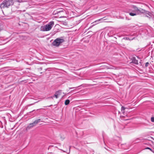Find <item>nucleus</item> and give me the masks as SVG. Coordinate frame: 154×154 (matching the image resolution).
<instances>
[{
	"label": "nucleus",
	"mask_w": 154,
	"mask_h": 154,
	"mask_svg": "<svg viewBox=\"0 0 154 154\" xmlns=\"http://www.w3.org/2000/svg\"><path fill=\"white\" fill-rule=\"evenodd\" d=\"M107 69H113V68L111 66L107 67Z\"/></svg>",
	"instance_id": "16"
},
{
	"label": "nucleus",
	"mask_w": 154,
	"mask_h": 154,
	"mask_svg": "<svg viewBox=\"0 0 154 154\" xmlns=\"http://www.w3.org/2000/svg\"><path fill=\"white\" fill-rule=\"evenodd\" d=\"M63 10H62V11H57V13H55V14H56V13L57 14H58L59 13H60V12H63Z\"/></svg>",
	"instance_id": "13"
},
{
	"label": "nucleus",
	"mask_w": 154,
	"mask_h": 154,
	"mask_svg": "<svg viewBox=\"0 0 154 154\" xmlns=\"http://www.w3.org/2000/svg\"><path fill=\"white\" fill-rule=\"evenodd\" d=\"M64 41V40L62 38H57L54 40L52 44L53 45L58 46Z\"/></svg>",
	"instance_id": "3"
},
{
	"label": "nucleus",
	"mask_w": 154,
	"mask_h": 154,
	"mask_svg": "<svg viewBox=\"0 0 154 154\" xmlns=\"http://www.w3.org/2000/svg\"><path fill=\"white\" fill-rule=\"evenodd\" d=\"M60 91H58L56 92L54 95L50 97L51 98H53V97H55L56 98H58V96L60 95Z\"/></svg>",
	"instance_id": "6"
},
{
	"label": "nucleus",
	"mask_w": 154,
	"mask_h": 154,
	"mask_svg": "<svg viewBox=\"0 0 154 154\" xmlns=\"http://www.w3.org/2000/svg\"><path fill=\"white\" fill-rule=\"evenodd\" d=\"M136 10L138 11V13L142 14H148L149 16H151L152 13L148 11H146L142 9H139L137 8V9Z\"/></svg>",
	"instance_id": "4"
},
{
	"label": "nucleus",
	"mask_w": 154,
	"mask_h": 154,
	"mask_svg": "<svg viewBox=\"0 0 154 154\" xmlns=\"http://www.w3.org/2000/svg\"><path fill=\"white\" fill-rule=\"evenodd\" d=\"M149 64V63L148 62H146V63H145V66L146 67H147L148 66V65Z\"/></svg>",
	"instance_id": "12"
},
{
	"label": "nucleus",
	"mask_w": 154,
	"mask_h": 154,
	"mask_svg": "<svg viewBox=\"0 0 154 154\" xmlns=\"http://www.w3.org/2000/svg\"><path fill=\"white\" fill-rule=\"evenodd\" d=\"M42 72H40V73H41V74H42Z\"/></svg>",
	"instance_id": "23"
},
{
	"label": "nucleus",
	"mask_w": 154,
	"mask_h": 154,
	"mask_svg": "<svg viewBox=\"0 0 154 154\" xmlns=\"http://www.w3.org/2000/svg\"><path fill=\"white\" fill-rule=\"evenodd\" d=\"M151 121L152 122H154V117H152L151 118Z\"/></svg>",
	"instance_id": "11"
},
{
	"label": "nucleus",
	"mask_w": 154,
	"mask_h": 154,
	"mask_svg": "<svg viewBox=\"0 0 154 154\" xmlns=\"http://www.w3.org/2000/svg\"><path fill=\"white\" fill-rule=\"evenodd\" d=\"M146 17H148V18H150V17H148V16H146Z\"/></svg>",
	"instance_id": "21"
},
{
	"label": "nucleus",
	"mask_w": 154,
	"mask_h": 154,
	"mask_svg": "<svg viewBox=\"0 0 154 154\" xmlns=\"http://www.w3.org/2000/svg\"><path fill=\"white\" fill-rule=\"evenodd\" d=\"M129 14L131 16H134L136 15V14L135 13L130 12L129 13Z\"/></svg>",
	"instance_id": "9"
},
{
	"label": "nucleus",
	"mask_w": 154,
	"mask_h": 154,
	"mask_svg": "<svg viewBox=\"0 0 154 154\" xmlns=\"http://www.w3.org/2000/svg\"><path fill=\"white\" fill-rule=\"evenodd\" d=\"M21 0H17L16 1L18 2H21Z\"/></svg>",
	"instance_id": "18"
},
{
	"label": "nucleus",
	"mask_w": 154,
	"mask_h": 154,
	"mask_svg": "<svg viewBox=\"0 0 154 154\" xmlns=\"http://www.w3.org/2000/svg\"><path fill=\"white\" fill-rule=\"evenodd\" d=\"M51 69V68H48L47 69H45V71H46L47 70H48V71H50V69Z\"/></svg>",
	"instance_id": "14"
},
{
	"label": "nucleus",
	"mask_w": 154,
	"mask_h": 154,
	"mask_svg": "<svg viewBox=\"0 0 154 154\" xmlns=\"http://www.w3.org/2000/svg\"><path fill=\"white\" fill-rule=\"evenodd\" d=\"M37 102H35V103H37Z\"/></svg>",
	"instance_id": "25"
},
{
	"label": "nucleus",
	"mask_w": 154,
	"mask_h": 154,
	"mask_svg": "<svg viewBox=\"0 0 154 154\" xmlns=\"http://www.w3.org/2000/svg\"><path fill=\"white\" fill-rule=\"evenodd\" d=\"M13 0H5L0 4V7L1 9L8 8L11 5H13Z\"/></svg>",
	"instance_id": "1"
},
{
	"label": "nucleus",
	"mask_w": 154,
	"mask_h": 154,
	"mask_svg": "<svg viewBox=\"0 0 154 154\" xmlns=\"http://www.w3.org/2000/svg\"><path fill=\"white\" fill-rule=\"evenodd\" d=\"M40 119H38L37 120H35L32 123L30 124L28 127V128H31L33 127V126H35L37 124L40 122Z\"/></svg>",
	"instance_id": "5"
},
{
	"label": "nucleus",
	"mask_w": 154,
	"mask_h": 154,
	"mask_svg": "<svg viewBox=\"0 0 154 154\" xmlns=\"http://www.w3.org/2000/svg\"><path fill=\"white\" fill-rule=\"evenodd\" d=\"M94 25H92V26H90L89 27V29H90V28H92V27H93Z\"/></svg>",
	"instance_id": "19"
},
{
	"label": "nucleus",
	"mask_w": 154,
	"mask_h": 154,
	"mask_svg": "<svg viewBox=\"0 0 154 154\" xmlns=\"http://www.w3.org/2000/svg\"><path fill=\"white\" fill-rule=\"evenodd\" d=\"M76 87H73V88H69V89H74Z\"/></svg>",
	"instance_id": "20"
},
{
	"label": "nucleus",
	"mask_w": 154,
	"mask_h": 154,
	"mask_svg": "<svg viewBox=\"0 0 154 154\" xmlns=\"http://www.w3.org/2000/svg\"><path fill=\"white\" fill-rule=\"evenodd\" d=\"M132 62L133 63L136 64H137L138 63V61L136 60V58L134 57L132 58Z\"/></svg>",
	"instance_id": "7"
},
{
	"label": "nucleus",
	"mask_w": 154,
	"mask_h": 154,
	"mask_svg": "<svg viewBox=\"0 0 154 154\" xmlns=\"http://www.w3.org/2000/svg\"><path fill=\"white\" fill-rule=\"evenodd\" d=\"M54 25V22L52 21L48 24L42 26L40 28V30L43 31H47L50 30Z\"/></svg>",
	"instance_id": "2"
},
{
	"label": "nucleus",
	"mask_w": 154,
	"mask_h": 154,
	"mask_svg": "<svg viewBox=\"0 0 154 154\" xmlns=\"http://www.w3.org/2000/svg\"><path fill=\"white\" fill-rule=\"evenodd\" d=\"M33 104H34V103H32V104H31L30 105H33Z\"/></svg>",
	"instance_id": "22"
},
{
	"label": "nucleus",
	"mask_w": 154,
	"mask_h": 154,
	"mask_svg": "<svg viewBox=\"0 0 154 154\" xmlns=\"http://www.w3.org/2000/svg\"><path fill=\"white\" fill-rule=\"evenodd\" d=\"M70 101L69 100H65V104L66 105H68Z\"/></svg>",
	"instance_id": "8"
},
{
	"label": "nucleus",
	"mask_w": 154,
	"mask_h": 154,
	"mask_svg": "<svg viewBox=\"0 0 154 154\" xmlns=\"http://www.w3.org/2000/svg\"><path fill=\"white\" fill-rule=\"evenodd\" d=\"M38 71H41L42 70V67H40V68H38Z\"/></svg>",
	"instance_id": "10"
},
{
	"label": "nucleus",
	"mask_w": 154,
	"mask_h": 154,
	"mask_svg": "<svg viewBox=\"0 0 154 154\" xmlns=\"http://www.w3.org/2000/svg\"><path fill=\"white\" fill-rule=\"evenodd\" d=\"M125 109V107H123V106H122V110H124Z\"/></svg>",
	"instance_id": "17"
},
{
	"label": "nucleus",
	"mask_w": 154,
	"mask_h": 154,
	"mask_svg": "<svg viewBox=\"0 0 154 154\" xmlns=\"http://www.w3.org/2000/svg\"><path fill=\"white\" fill-rule=\"evenodd\" d=\"M147 149H150L149 148H147Z\"/></svg>",
	"instance_id": "24"
},
{
	"label": "nucleus",
	"mask_w": 154,
	"mask_h": 154,
	"mask_svg": "<svg viewBox=\"0 0 154 154\" xmlns=\"http://www.w3.org/2000/svg\"><path fill=\"white\" fill-rule=\"evenodd\" d=\"M104 18V17H103V18H102L100 19H99L98 20H96V21H95L94 22H97V21H100L102 19H103Z\"/></svg>",
	"instance_id": "15"
}]
</instances>
